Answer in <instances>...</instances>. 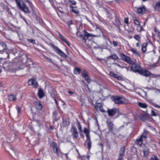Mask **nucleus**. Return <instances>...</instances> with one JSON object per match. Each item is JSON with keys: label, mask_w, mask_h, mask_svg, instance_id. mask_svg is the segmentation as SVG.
Instances as JSON below:
<instances>
[{"label": "nucleus", "mask_w": 160, "mask_h": 160, "mask_svg": "<svg viewBox=\"0 0 160 160\" xmlns=\"http://www.w3.org/2000/svg\"><path fill=\"white\" fill-rule=\"evenodd\" d=\"M16 4L17 7L25 13H30L31 11L23 1L21 0H13Z\"/></svg>", "instance_id": "f257e3e1"}, {"label": "nucleus", "mask_w": 160, "mask_h": 160, "mask_svg": "<svg viewBox=\"0 0 160 160\" xmlns=\"http://www.w3.org/2000/svg\"><path fill=\"white\" fill-rule=\"evenodd\" d=\"M111 98L116 104H124L128 103V101L127 99L122 96H113L111 97Z\"/></svg>", "instance_id": "f03ea898"}, {"label": "nucleus", "mask_w": 160, "mask_h": 160, "mask_svg": "<svg viewBox=\"0 0 160 160\" xmlns=\"http://www.w3.org/2000/svg\"><path fill=\"white\" fill-rule=\"evenodd\" d=\"M83 132L85 134L87 138L85 141V142L87 143L89 151L92 146V142L90 136L89 131L87 128H84Z\"/></svg>", "instance_id": "7ed1b4c3"}, {"label": "nucleus", "mask_w": 160, "mask_h": 160, "mask_svg": "<svg viewBox=\"0 0 160 160\" xmlns=\"http://www.w3.org/2000/svg\"><path fill=\"white\" fill-rule=\"evenodd\" d=\"M52 48L53 50L58 55H60L62 57L66 58L67 57V55L66 54L62 52L58 47L55 46L54 44L51 45Z\"/></svg>", "instance_id": "20e7f679"}, {"label": "nucleus", "mask_w": 160, "mask_h": 160, "mask_svg": "<svg viewBox=\"0 0 160 160\" xmlns=\"http://www.w3.org/2000/svg\"><path fill=\"white\" fill-rule=\"evenodd\" d=\"M50 146L52 148L53 152L58 155V151L60 150V149L57 143L54 141H53L50 143Z\"/></svg>", "instance_id": "39448f33"}, {"label": "nucleus", "mask_w": 160, "mask_h": 160, "mask_svg": "<svg viewBox=\"0 0 160 160\" xmlns=\"http://www.w3.org/2000/svg\"><path fill=\"white\" fill-rule=\"evenodd\" d=\"M119 55L122 60L127 62V63L129 64H133V62L131 59L129 57L126 56L124 54L120 53Z\"/></svg>", "instance_id": "423d86ee"}, {"label": "nucleus", "mask_w": 160, "mask_h": 160, "mask_svg": "<svg viewBox=\"0 0 160 160\" xmlns=\"http://www.w3.org/2000/svg\"><path fill=\"white\" fill-rule=\"evenodd\" d=\"M132 65L131 66V69L134 72H137L139 73V72L141 70V68L136 64H134V62L133 64H131Z\"/></svg>", "instance_id": "0eeeda50"}, {"label": "nucleus", "mask_w": 160, "mask_h": 160, "mask_svg": "<svg viewBox=\"0 0 160 160\" xmlns=\"http://www.w3.org/2000/svg\"><path fill=\"white\" fill-rule=\"evenodd\" d=\"M107 126L108 129L109 131L111 132H113L115 128V125L111 121H107L106 122Z\"/></svg>", "instance_id": "6e6552de"}, {"label": "nucleus", "mask_w": 160, "mask_h": 160, "mask_svg": "<svg viewBox=\"0 0 160 160\" xmlns=\"http://www.w3.org/2000/svg\"><path fill=\"white\" fill-rule=\"evenodd\" d=\"M71 131L73 138H76L78 137V133L76 127H72L71 128Z\"/></svg>", "instance_id": "1a4fd4ad"}, {"label": "nucleus", "mask_w": 160, "mask_h": 160, "mask_svg": "<svg viewBox=\"0 0 160 160\" xmlns=\"http://www.w3.org/2000/svg\"><path fill=\"white\" fill-rule=\"evenodd\" d=\"M28 83L29 85H33V87L35 88H36L38 86L37 82L34 79L29 80L28 82Z\"/></svg>", "instance_id": "9d476101"}, {"label": "nucleus", "mask_w": 160, "mask_h": 160, "mask_svg": "<svg viewBox=\"0 0 160 160\" xmlns=\"http://www.w3.org/2000/svg\"><path fill=\"white\" fill-rule=\"evenodd\" d=\"M137 10L138 14L141 15H142L145 13L146 9L145 6H143L142 7L137 8Z\"/></svg>", "instance_id": "9b49d317"}, {"label": "nucleus", "mask_w": 160, "mask_h": 160, "mask_svg": "<svg viewBox=\"0 0 160 160\" xmlns=\"http://www.w3.org/2000/svg\"><path fill=\"white\" fill-rule=\"evenodd\" d=\"M107 112L109 116H113L116 113V109L115 108H113L112 109H108Z\"/></svg>", "instance_id": "f8f14e48"}, {"label": "nucleus", "mask_w": 160, "mask_h": 160, "mask_svg": "<svg viewBox=\"0 0 160 160\" xmlns=\"http://www.w3.org/2000/svg\"><path fill=\"white\" fill-rule=\"evenodd\" d=\"M139 74L143 76L148 77L150 75V72L147 70L141 69L139 72Z\"/></svg>", "instance_id": "ddd939ff"}, {"label": "nucleus", "mask_w": 160, "mask_h": 160, "mask_svg": "<svg viewBox=\"0 0 160 160\" xmlns=\"http://www.w3.org/2000/svg\"><path fill=\"white\" fill-rule=\"evenodd\" d=\"M85 33L84 34H81L79 35V37L82 40L86 41L88 39V37H90V35L87 32L85 31H84Z\"/></svg>", "instance_id": "4468645a"}, {"label": "nucleus", "mask_w": 160, "mask_h": 160, "mask_svg": "<svg viewBox=\"0 0 160 160\" xmlns=\"http://www.w3.org/2000/svg\"><path fill=\"white\" fill-rule=\"evenodd\" d=\"M125 147L123 146L121 147L120 149L119 152V156L118 158L122 159V156H123L125 152Z\"/></svg>", "instance_id": "2eb2a0df"}, {"label": "nucleus", "mask_w": 160, "mask_h": 160, "mask_svg": "<svg viewBox=\"0 0 160 160\" xmlns=\"http://www.w3.org/2000/svg\"><path fill=\"white\" fill-rule=\"evenodd\" d=\"M38 95L40 98H42L44 96L43 91L41 88L39 89L38 92Z\"/></svg>", "instance_id": "dca6fc26"}, {"label": "nucleus", "mask_w": 160, "mask_h": 160, "mask_svg": "<svg viewBox=\"0 0 160 160\" xmlns=\"http://www.w3.org/2000/svg\"><path fill=\"white\" fill-rule=\"evenodd\" d=\"M59 38L61 39L62 41L63 42H64L66 43L67 45L69 46H70V44L69 42L67 41L66 39L64 38V37L62 36L60 33H59Z\"/></svg>", "instance_id": "f3484780"}, {"label": "nucleus", "mask_w": 160, "mask_h": 160, "mask_svg": "<svg viewBox=\"0 0 160 160\" xmlns=\"http://www.w3.org/2000/svg\"><path fill=\"white\" fill-rule=\"evenodd\" d=\"M108 43L106 41L105 43V45H102V46H101L100 45H98L97 46H96L95 47V48H106L108 46Z\"/></svg>", "instance_id": "a211bd4d"}, {"label": "nucleus", "mask_w": 160, "mask_h": 160, "mask_svg": "<svg viewBox=\"0 0 160 160\" xmlns=\"http://www.w3.org/2000/svg\"><path fill=\"white\" fill-rule=\"evenodd\" d=\"M149 149L147 148H144L143 150L144 156L145 157H147L148 156L149 153Z\"/></svg>", "instance_id": "6ab92c4d"}, {"label": "nucleus", "mask_w": 160, "mask_h": 160, "mask_svg": "<svg viewBox=\"0 0 160 160\" xmlns=\"http://www.w3.org/2000/svg\"><path fill=\"white\" fill-rule=\"evenodd\" d=\"M36 108L39 110H41L42 108V105L40 102H37L35 104Z\"/></svg>", "instance_id": "aec40b11"}, {"label": "nucleus", "mask_w": 160, "mask_h": 160, "mask_svg": "<svg viewBox=\"0 0 160 160\" xmlns=\"http://www.w3.org/2000/svg\"><path fill=\"white\" fill-rule=\"evenodd\" d=\"M131 51L132 52V53L135 54V56L137 57H140V55L138 52V51L136 49L134 48H132L131 49Z\"/></svg>", "instance_id": "412c9836"}, {"label": "nucleus", "mask_w": 160, "mask_h": 160, "mask_svg": "<svg viewBox=\"0 0 160 160\" xmlns=\"http://www.w3.org/2000/svg\"><path fill=\"white\" fill-rule=\"evenodd\" d=\"M113 136L115 138H122L123 136L122 135L118 134V132H112Z\"/></svg>", "instance_id": "4be33fe9"}, {"label": "nucleus", "mask_w": 160, "mask_h": 160, "mask_svg": "<svg viewBox=\"0 0 160 160\" xmlns=\"http://www.w3.org/2000/svg\"><path fill=\"white\" fill-rule=\"evenodd\" d=\"M112 59L113 60H118V58L117 55L115 54H114L109 56L108 57V60L110 59Z\"/></svg>", "instance_id": "5701e85b"}, {"label": "nucleus", "mask_w": 160, "mask_h": 160, "mask_svg": "<svg viewBox=\"0 0 160 160\" xmlns=\"http://www.w3.org/2000/svg\"><path fill=\"white\" fill-rule=\"evenodd\" d=\"M8 99L10 101H14L16 99V96L14 95H10L8 96Z\"/></svg>", "instance_id": "b1692460"}, {"label": "nucleus", "mask_w": 160, "mask_h": 160, "mask_svg": "<svg viewBox=\"0 0 160 160\" xmlns=\"http://www.w3.org/2000/svg\"><path fill=\"white\" fill-rule=\"evenodd\" d=\"M81 71L80 68L76 67L74 69V73L75 74H79Z\"/></svg>", "instance_id": "393cba45"}, {"label": "nucleus", "mask_w": 160, "mask_h": 160, "mask_svg": "<svg viewBox=\"0 0 160 160\" xmlns=\"http://www.w3.org/2000/svg\"><path fill=\"white\" fill-rule=\"evenodd\" d=\"M147 45V43H143L142 46V51L143 53H144L146 51V47Z\"/></svg>", "instance_id": "a878e982"}, {"label": "nucleus", "mask_w": 160, "mask_h": 160, "mask_svg": "<svg viewBox=\"0 0 160 160\" xmlns=\"http://www.w3.org/2000/svg\"><path fill=\"white\" fill-rule=\"evenodd\" d=\"M138 105L141 108H146L147 107V105L145 103H142L141 102L138 103Z\"/></svg>", "instance_id": "bb28decb"}, {"label": "nucleus", "mask_w": 160, "mask_h": 160, "mask_svg": "<svg viewBox=\"0 0 160 160\" xmlns=\"http://www.w3.org/2000/svg\"><path fill=\"white\" fill-rule=\"evenodd\" d=\"M142 137H140L138 139H137L136 141V143L137 144L141 145L142 144Z\"/></svg>", "instance_id": "cd10ccee"}, {"label": "nucleus", "mask_w": 160, "mask_h": 160, "mask_svg": "<svg viewBox=\"0 0 160 160\" xmlns=\"http://www.w3.org/2000/svg\"><path fill=\"white\" fill-rule=\"evenodd\" d=\"M148 102L151 105H152L154 106L156 108L160 109V106H159L158 105L156 104L153 103L152 100H149Z\"/></svg>", "instance_id": "c85d7f7f"}, {"label": "nucleus", "mask_w": 160, "mask_h": 160, "mask_svg": "<svg viewBox=\"0 0 160 160\" xmlns=\"http://www.w3.org/2000/svg\"><path fill=\"white\" fill-rule=\"evenodd\" d=\"M81 74L82 77L84 78L88 76L87 72L85 70H84L81 73Z\"/></svg>", "instance_id": "c756f323"}, {"label": "nucleus", "mask_w": 160, "mask_h": 160, "mask_svg": "<svg viewBox=\"0 0 160 160\" xmlns=\"http://www.w3.org/2000/svg\"><path fill=\"white\" fill-rule=\"evenodd\" d=\"M70 124V122L66 120H63L62 125L63 127H66L68 126Z\"/></svg>", "instance_id": "7c9ffc66"}, {"label": "nucleus", "mask_w": 160, "mask_h": 160, "mask_svg": "<svg viewBox=\"0 0 160 160\" xmlns=\"http://www.w3.org/2000/svg\"><path fill=\"white\" fill-rule=\"evenodd\" d=\"M0 45L3 48V49L4 50H7V45L4 42H0Z\"/></svg>", "instance_id": "2f4dec72"}, {"label": "nucleus", "mask_w": 160, "mask_h": 160, "mask_svg": "<svg viewBox=\"0 0 160 160\" xmlns=\"http://www.w3.org/2000/svg\"><path fill=\"white\" fill-rule=\"evenodd\" d=\"M25 2L28 3L30 8L31 9H33V6L31 2H30L29 0H23Z\"/></svg>", "instance_id": "473e14b6"}, {"label": "nucleus", "mask_w": 160, "mask_h": 160, "mask_svg": "<svg viewBox=\"0 0 160 160\" xmlns=\"http://www.w3.org/2000/svg\"><path fill=\"white\" fill-rule=\"evenodd\" d=\"M147 131H144L143 134L142 135H141L140 137H142V138H147Z\"/></svg>", "instance_id": "72a5a7b5"}, {"label": "nucleus", "mask_w": 160, "mask_h": 160, "mask_svg": "<svg viewBox=\"0 0 160 160\" xmlns=\"http://www.w3.org/2000/svg\"><path fill=\"white\" fill-rule=\"evenodd\" d=\"M155 8L157 10H160V3H158V2L156 3L155 6Z\"/></svg>", "instance_id": "f704fd0d"}, {"label": "nucleus", "mask_w": 160, "mask_h": 160, "mask_svg": "<svg viewBox=\"0 0 160 160\" xmlns=\"http://www.w3.org/2000/svg\"><path fill=\"white\" fill-rule=\"evenodd\" d=\"M27 40L28 42L31 43L32 44H36L35 41L34 39L28 38L27 39Z\"/></svg>", "instance_id": "c9c22d12"}, {"label": "nucleus", "mask_w": 160, "mask_h": 160, "mask_svg": "<svg viewBox=\"0 0 160 160\" xmlns=\"http://www.w3.org/2000/svg\"><path fill=\"white\" fill-rule=\"evenodd\" d=\"M133 22L135 24L137 25L138 26H140V24L139 21L137 19H134L133 20Z\"/></svg>", "instance_id": "e433bc0d"}, {"label": "nucleus", "mask_w": 160, "mask_h": 160, "mask_svg": "<svg viewBox=\"0 0 160 160\" xmlns=\"http://www.w3.org/2000/svg\"><path fill=\"white\" fill-rule=\"evenodd\" d=\"M134 38L138 41L139 42L140 40V37L138 35H136L134 36Z\"/></svg>", "instance_id": "4c0bfd02"}, {"label": "nucleus", "mask_w": 160, "mask_h": 160, "mask_svg": "<svg viewBox=\"0 0 160 160\" xmlns=\"http://www.w3.org/2000/svg\"><path fill=\"white\" fill-rule=\"evenodd\" d=\"M68 26L70 28H71L70 26L71 25L73 24V22L72 21V20H70L69 21H68L67 22Z\"/></svg>", "instance_id": "58836bf2"}, {"label": "nucleus", "mask_w": 160, "mask_h": 160, "mask_svg": "<svg viewBox=\"0 0 160 160\" xmlns=\"http://www.w3.org/2000/svg\"><path fill=\"white\" fill-rule=\"evenodd\" d=\"M117 74L113 72H109V75L112 77L113 78H115Z\"/></svg>", "instance_id": "ea45409f"}, {"label": "nucleus", "mask_w": 160, "mask_h": 160, "mask_svg": "<svg viewBox=\"0 0 160 160\" xmlns=\"http://www.w3.org/2000/svg\"><path fill=\"white\" fill-rule=\"evenodd\" d=\"M102 107V104L100 103H97L96 104V105L95 106V108H101V107Z\"/></svg>", "instance_id": "a19ab883"}, {"label": "nucleus", "mask_w": 160, "mask_h": 160, "mask_svg": "<svg viewBox=\"0 0 160 160\" xmlns=\"http://www.w3.org/2000/svg\"><path fill=\"white\" fill-rule=\"evenodd\" d=\"M115 20L116 22L117 23H119V24H121L120 20L119 18H118V16L117 15L115 16Z\"/></svg>", "instance_id": "79ce46f5"}, {"label": "nucleus", "mask_w": 160, "mask_h": 160, "mask_svg": "<svg viewBox=\"0 0 160 160\" xmlns=\"http://www.w3.org/2000/svg\"><path fill=\"white\" fill-rule=\"evenodd\" d=\"M84 78L88 83H89L90 82L91 79L89 76L87 77L86 78Z\"/></svg>", "instance_id": "37998d69"}, {"label": "nucleus", "mask_w": 160, "mask_h": 160, "mask_svg": "<svg viewBox=\"0 0 160 160\" xmlns=\"http://www.w3.org/2000/svg\"><path fill=\"white\" fill-rule=\"evenodd\" d=\"M77 126V127L78 128V129L81 132H82V127L79 122H78Z\"/></svg>", "instance_id": "c03bdc74"}, {"label": "nucleus", "mask_w": 160, "mask_h": 160, "mask_svg": "<svg viewBox=\"0 0 160 160\" xmlns=\"http://www.w3.org/2000/svg\"><path fill=\"white\" fill-rule=\"evenodd\" d=\"M115 78H117L118 80H122V77L119 76L118 74L116 75V76Z\"/></svg>", "instance_id": "a18cd8bd"}, {"label": "nucleus", "mask_w": 160, "mask_h": 160, "mask_svg": "<svg viewBox=\"0 0 160 160\" xmlns=\"http://www.w3.org/2000/svg\"><path fill=\"white\" fill-rule=\"evenodd\" d=\"M151 114L152 116H156L157 115L155 112L152 110L151 111Z\"/></svg>", "instance_id": "49530a36"}, {"label": "nucleus", "mask_w": 160, "mask_h": 160, "mask_svg": "<svg viewBox=\"0 0 160 160\" xmlns=\"http://www.w3.org/2000/svg\"><path fill=\"white\" fill-rule=\"evenodd\" d=\"M151 160H159L158 158L155 156H153L151 158Z\"/></svg>", "instance_id": "de8ad7c7"}, {"label": "nucleus", "mask_w": 160, "mask_h": 160, "mask_svg": "<svg viewBox=\"0 0 160 160\" xmlns=\"http://www.w3.org/2000/svg\"><path fill=\"white\" fill-rule=\"evenodd\" d=\"M72 12L76 14H78L79 12V11L78 10H75L74 9H73V8H72Z\"/></svg>", "instance_id": "09e8293b"}, {"label": "nucleus", "mask_w": 160, "mask_h": 160, "mask_svg": "<svg viewBox=\"0 0 160 160\" xmlns=\"http://www.w3.org/2000/svg\"><path fill=\"white\" fill-rule=\"evenodd\" d=\"M69 2L73 5H76V2L74 0H69Z\"/></svg>", "instance_id": "8fccbe9b"}, {"label": "nucleus", "mask_w": 160, "mask_h": 160, "mask_svg": "<svg viewBox=\"0 0 160 160\" xmlns=\"http://www.w3.org/2000/svg\"><path fill=\"white\" fill-rule=\"evenodd\" d=\"M124 22L125 23L128 24V18H124Z\"/></svg>", "instance_id": "3c124183"}, {"label": "nucleus", "mask_w": 160, "mask_h": 160, "mask_svg": "<svg viewBox=\"0 0 160 160\" xmlns=\"http://www.w3.org/2000/svg\"><path fill=\"white\" fill-rule=\"evenodd\" d=\"M149 76H150L151 78H156V75L154 74L151 72H150V75Z\"/></svg>", "instance_id": "603ef678"}, {"label": "nucleus", "mask_w": 160, "mask_h": 160, "mask_svg": "<svg viewBox=\"0 0 160 160\" xmlns=\"http://www.w3.org/2000/svg\"><path fill=\"white\" fill-rule=\"evenodd\" d=\"M52 98L54 99V100L56 105L57 106H58V102L57 100H56V98H55V97H52Z\"/></svg>", "instance_id": "864d4df0"}, {"label": "nucleus", "mask_w": 160, "mask_h": 160, "mask_svg": "<svg viewBox=\"0 0 160 160\" xmlns=\"http://www.w3.org/2000/svg\"><path fill=\"white\" fill-rule=\"evenodd\" d=\"M47 61L48 62H49L53 63V62L51 60V59L49 58H47Z\"/></svg>", "instance_id": "5fc2aeb1"}, {"label": "nucleus", "mask_w": 160, "mask_h": 160, "mask_svg": "<svg viewBox=\"0 0 160 160\" xmlns=\"http://www.w3.org/2000/svg\"><path fill=\"white\" fill-rule=\"evenodd\" d=\"M7 50H4V49H3L2 50L0 51V54H2L4 53V52H5Z\"/></svg>", "instance_id": "6e6d98bb"}, {"label": "nucleus", "mask_w": 160, "mask_h": 160, "mask_svg": "<svg viewBox=\"0 0 160 160\" xmlns=\"http://www.w3.org/2000/svg\"><path fill=\"white\" fill-rule=\"evenodd\" d=\"M17 111H18V113H19L20 111H21V108H20L19 107H17Z\"/></svg>", "instance_id": "4d7b16f0"}, {"label": "nucleus", "mask_w": 160, "mask_h": 160, "mask_svg": "<svg viewBox=\"0 0 160 160\" xmlns=\"http://www.w3.org/2000/svg\"><path fill=\"white\" fill-rule=\"evenodd\" d=\"M99 109L102 112H105V111L104 110H103L102 107L101 108H100Z\"/></svg>", "instance_id": "13d9d810"}, {"label": "nucleus", "mask_w": 160, "mask_h": 160, "mask_svg": "<svg viewBox=\"0 0 160 160\" xmlns=\"http://www.w3.org/2000/svg\"><path fill=\"white\" fill-rule=\"evenodd\" d=\"M112 43L115 46H117L118 45L117 42L114 41H113Z\"/></svg>", "instance_id": "bf43d9fd"}, {"label": "nucleus", "mask_w": 160, "mask_h": 160, "mask_svg": "<svg viewBox=\"0 0 160 160\" xmlns=\"http://www.w3.org/2000/svg\"><path fill=\"white\" fill-rule=\"evenodd\" d=\"M141 119L143 121H145L146 120V118H145V117L144 116H142L141 118Z\"/></svg>", "instance_id": "052dcab7"}, {"label": "nucleus", "mask_w": 160, "mask_h": 160, "mask_svg": "<svg viewBox=\"0 0 160 160\" xmlns=\"http://www.w3.org/2000/svg\"><path fill=\"white\" fill-rule=\"evenodd\" d=\"M125 68L126 69L127 71H130L132 70V69H131V68H130L129 67H126Z\"/></svg>", "instance_id": "680f3d73"}, {"label": "nucleus", "mask_w": 160, "mask_h": 160, "mask_svg": "<svg viewBox=\"0 0 160 160\" xmlns=\"http://www.w3.org/2000/svg\"><path fill=\"white\" fill-rule=\"evenodd\" d=\"M62 154H63V155H65L67 159H68V153H67L66 154H64V153H62Z\"/></svg>", "instance_id": "e2e57ef3"}, {"label": "nucleus", "mask_w": 160, "mask_h": 160, "mask_svg": "<svg viewBox=\"0 0 160 160\" xmlns=\"http://www.w3.org/2000/svg\"><path fill=\"white\" fill-rule=\"evenodd\" d=\"M157 37L160 39V32H159L157 34Z\"/></svg>", "instance_id": "0e129e2a"}, {"label": "nucleus", "mask_w": 160, "mask_h": 160, "mask_svg": "<svg viewBox=\"0 0 160 160\" xmlns=\"http://www.w3.org/2000/svg\"><path fill=\"white\" fill-rule=\"evenodd\" d=\"M60 8H59V12L61 13H63L64 12L62 11V8H60Z\"/></svg>", "instance_id": "69168bd1"}, {"label": "nucleus", "mask_w": 160, "mask_h": 160, "mask_svg": "<svg viewBox=\"0 0 160 160\" xmlns=\"http://www.w3.org/2000/svg\"><path fill=\"white\" fill-rule=\"evenodd\" d=\"M114 64L120 68L121 67V66L120 64H119L117 63H115Z\"/></svg>", "instance_id": "338daca9"}, {"label": "nucleus", "mask_w": 160, "mask_h": 160, "mask_svg": "<svg viewBox=\"0 0 160 160\" xmlns=\"http://www.w3.org/2000/svg\"><path fill=\"white\" fill-rule=\"evenodd\" d=\"M68 93L70 94H73V92H71V91H68Z\"/></svg>", "instance_id": "774afa93"}]
</instances>
